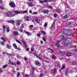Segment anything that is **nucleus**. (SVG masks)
<instances>
[{"mask_svg": "<svg viewBox=\"0 0 77 77\" xmlns=\"http://www.w3.org/2000/svg\"><path fill=\"white\" fill-rule=\"evenodd\" d=\"M24 45H25V48H27V46L26 45V43H24V44H23Z\"/></svg>", "mask_w": 77, "mask_h": 77, "instance_id": "obj_51", "label": "nucleus"}, {"mask_svg": "<svg viewBox=\"0 0 77 77\" xmlns=\"http://www.w3.org/2000/svg\"><path fill=\"white\" fill-rule=\"evenodd\" d=\"M13 34L14 35H19V33L17 31H14Z\"/></svg>", "mask_w": 77, "mask_h": 77, "instance_id": "obj_13", "label": "nucleus"}, {"mask_svg": "<svg viewBox=\"0 0 77 77\" xmlns=\"http://www.w3.org/2000/svg\"><path fill=\"white\" fill-rule=\"evenodd\" d=\"M26 34H27L28 36H30V35H31V33L28 32H26Z\"/></svg>", "mask_w": 77, "mask_h": 77, "instance_id": "obj_22", "label": "nucleus"}, {"mask_svg": "<svg viewBox=\"0 0 77 77\" xmlns=\"http://www.w3.org/2000/svg\"><path fill=\"white\" fill-rule=\"evenodd\" d=\"M37 36L38 37H40V36H41V34H37Z\"/></svg>", "mask_w": 77, "mask_h": 77, "instance_id": "obj_54", "label": "nucleus"}, {"mask_svg": "<svg viewBox=\"0 0 77 77\" xmlns=\"http://www.w3.org/2000/svg\"><path fill=\"white\" fill-rule=\"evenodd\" d=\"M29 27H31L32 28H33V25H30L29 26Z\"/></svg>", "mask_w": 77, "mask_h": 77, "instance_id": "obj_44", "label": "nucleus"}, {"mask_svg": "<svg viewBox=\"0 0 77 77\" xmlns=\"http://www.w3.org/2000/svg\"><path fill=\"white\" fill-rule=\"evenodd\" d=\"M20 76V73L18 72L17 73V77H19Z\"/></svg>", "mask_w": 77, "mask_h": 77, "instance_id": "obj_40", "label": "nucleus"}, {"mask_svg": "<svg viewBox=\"0 0 77 77\" xmlns=\"http://www.w3.org/2000/svg\"><path fill=\"white\" fill-rule=\"evenodd\" d=\"M54 17H57V14H54Z\"/></svg>", "mask_w": 77, "mask_h": 77, "instance_id": "obj_48", "label": "nucleus"}, {"mask_svg": "<svg viewBox=\"0 0 77 77\" xmlns=\"http://www.w3.org/2000/svg\"><path fill=\"white\" fill-rule=\"evenodd\" d=\"M48 50H50V51H51L52 53H53V52H54V51L53 50L51 49V48H48Z\"/></svg>", "mask_w": 77, "mask_h": 77, "instance_id": "obj_34", "label": "nucleus"}, {"mask_svg": "<svg viewBox=\"0 0 77 77\" xmlns=\"http://www.w3.org/2000/svg\"><path fill=\"white\" fill-rule=\"evenodd\" d=\"M57 13H58V14L59 13H60V9L58 8L57 9Z\"/></svg>", "mask_w": 77, "mask_h": 77, "instance_id": "obj_27", "label": "nucleus"}, {"mask_svg": "<svg viewBox=\"0 0 77 77\" xmlns=\"http://www.w3.org/2000/svg\"><path fill=\"white\" fill-rule=\"evenodd\" d=\"M58 39H60L61 40H63L65 38V35H60L58 37Z\"/></svg>", "mask_w": 77, "mask_h": 77, "instance_id": "obj_7", "label": "nucleus"}, {"mask_svg": "<svg viewBox=\"0 0 77 77\" xmlns=\"http://www.w3.org/2000/svg\"><path fill=\"white\" fill-rule=\"evenodd\" d=\"M14 22H15V21H13L12 20H11L10 21H8V22L9 23H12V24H14Z\"/></svg>", "mask_w": 77, "mask_h": 77, "instance_id": "obj_20", "label": "nucleus"}, {"mask_svg": "<svg viewBox=\"0 0 77 77\" xmlns=\"http://www.w3.org/2000/svg\"><path fill=\"white\" fill-rule=\"evenodd\" d=\"M54 25H55V23H53L51 27V30L52 29H54Z\"/></svg>", "mask_w": 77, "mask_h": 77, "instance_id": "obj_14", "label": "nucleus"}, {"mask_svg": "<svg viewBox=\"0 0 77 77\" xmlns=\"http://www.w3.org/2000/svg\"><path fill=\"white\" fill-rule=\"evenodd\" d=\"M32 14L33 15H36L37 14V12H34V13H32Z\"/></svg>", "mask_w": 77, "mask_h": 77, "instance_id": "obj_50", "label": "nucleus"}, {"mask_svg": "<svg viewBox=\"0 0 77 77\" xmlns=\"http://www.w3.org/2000/svg\"><path fill=\"white\" fill-rule=\"evenodd\" d=\"M20 23H21V22H20V20H17V21L16 24L17 26H19L20 25Z\"/></svg>", "mask_w": 77, "mask_h": 77, "instance_id": "obj_11", "label": "nucleus"}, {"mask_svg": "<svg viewBox=\"0 0 77 77\" xmlns=\"http://www.w3.org/2000/svg\"><path fill=\"white\" fill-rule=\"evenodd\" d=\"M25 25V23H23L21 27H24V25Z\"/></svg>", "mask_w": 77, "mask_h": 77, "instance_id": "obj_52", "label": "nucleus"}, {"mask_svg": "<svg viewBox=\"0 0 77 77\" xmlns=\"http://www.w3.org/2000/svg\"><path fill=\"white\" fill-rule=\"evenodd\" d=\"M52 0H44V3H45L46 2H49V1H52Z\"/></svg>", "mask_w": 77, "mask_h": 77, "instance_id": "obj_29", "label": "nucleus"}, {"mask_svg": "<svg viewBox=\"0 0 77 77\" xmlns=\"http://www.w3.org/2000/svg\"><path fill=\"white\" fill-rule=\"evenodd\" d=\"M1 45H4V44H5V42H2L1 43Z\"/></svg>", "mask_w": 77, "mask_h": 77, "instance_id": "obj_42", "label": "nucleus"}, {"mask_svg": "<svg viewBox=\"0 0 77 77\" xmlns=\"http://www.w3.org/2000/svg\"><path fill=\"white\" fill-rule=\"evenodd\" d=\"M7 65H4L3 66V68H6V66H7Z\"/></svg>", "mask_w": 77, "mask_h": 77, "instance_id": "obj_45", "label": "nucleus"}, {"mask_svg": "<svg viewBox=\"0 0 77 77\" xmlns=\"http://www.w3.org/2000/svg\"><path fill=\"white\" fill-rule=\"evenodd\" d=\"M27 11H17L16 12V13L18 14H24V13H27Z\"/></svg>", "mask_w": 77, "mask_h": 77, "instance_id": "obj_6", "label": "nucleus"}, {"mask_svg": "<svg viewBox=\"0 0 77 77\" xmlns=\"http://www.w3.org/2000/svg\"><path fill=\"white\" fill-rule=\"evenodd\" d=\"M43 75H44V74L43 73H42L40 74V75L39 76V77H43Z\"/></svg>", "mask_w": 77, "mask_h": 77, "instance_id": "obj_33", "label": "nucleus"}, {"mask_svg": "<svg viewBox=\"0 0 77 77\" xmlns=\"http://www.w3.org/2000/svg\"><path fill=\"white\" fill-rule=\"evenodd\" d=\"M25 77H29V76L27 74H26L25 75Z\"/></svg>", "mask_w": 77, "mask_h": 77, "instance_id": "obj_60", "label": "nucleus"}, {"mask_svg": "<svg viewBox=\"0 0 77 77\" xmlns=\"http://www.w3.org/2000/svg\"><path fill=\"white\" fill-rule=\"evenodd\" d=\"M16 41L17 42L19 43V44H21V43L20 42V41H18V40L16 39Z\"/></svg>", "mask_w": 77, "mask_h": 77, "instance_id": "obj_43", "label": "nucleus"}, {"mask_svg": "<svg viewBox=\"0 0 77 77\" xmlns=\"http://www.w3.org/2000/svg\"><path fill=\"white\" fill-rule=\"evenodd\" d=\"M26 18V21H29V18Z\"/></svg>", "mask_w": 77, "mask_h": 77, "instance_id": "obj_63", "label": "nucleus"}, {"mask_svg": "<svg viewBox=\"0 0 77 77\" xmlns=\"http://www.w3.org/2000/svg\"><path fill=\"white\" fill-rule=\"evenodd\" d=\"M7 48H8V49H10L11 48V46L9 45L8 44H7Z\"/></svg>", "mask_w": 77, "mask_h": 77, "instance_id": "obj_24", "label": "nucleus"}, {"mask_svg": "<svg viewBox=\"0 0 77 77\" xmlns=\"http://www.w3.org/2000/svg\"><path fill=\"white\" fill-rule=\"evenodd\" d=\"M70 73H72L73 72V71H72V70H70Z\"/></svg>", "mask_w": 77, "mask_h": 77, "instance_id": "obj_62", "label": "nucleus"}, {"mask_svg": "<svg viewBox=\"0 0 77 77\" xmlns=\"http://www.w3.org/2000/svg\"><path fill=\"white\" fill-rule=\"evenodd\" d=\"M72 56V53H71L70 52H68L67 53V56L69 57L70 56Z\"/></svg>", "mask_w": 77, "mask_h": 77, "instance_id": "obj_17", "label": "nucleus"}, {"mask_svg": "<svg viewBox=\"0 0 77 77\" xmlns=\"http://www.w3.org/2000/svg\"><path fill=\"white\" fill-rule=\"evenodd\" d=\"M41 32L42 34H43V35L45 36V32H44L43 30L41 31Z\"/></svg>", "mask_w": 77, "mask_h": 77, "instance_id": "obj_21", "label": "nucleus"}, {"mask_svg": "<svg viewBox=\"0 0 77 77\" xmlns=\"http://www.w3.org/2000/svg\"><path fill=\"white\" fill-rule=\"evenodd\" d=\"M24 60H27L28 59V58H27L25 56V57H24Z\"/></svg>", "mask_w": 77, "mask_h": 77, "instance_id": "obj_37", "label": "nucleus"}, {"mask_svg": "<svg viewBox=\"0 0 77 77\" xmlns=\"http://www.w3.org/2000/svg\"><path fill=\"white\" fill-rule=\"evenodd\" d=\"M28 5L29 6H30V7H32V6H33L31 3H28Z\"/></svg>", "mask_w": 77, "mask_h": 77, "instance_id": "obj_26", "label": "nucleus"}, {"mask_svg": "<svg viewBox=\"0 0 77 77\" xmlns=\"http://www.w3.org/2000/svg\"><path fill=\"white\" fill-rule=\"evenodd\" d=\"M42 12L44 14H47V13L49 12V11L48 10H43Z\"/></svg>", "mask_w": 77, "mask_h": 77, "instance_id": "obj_8", "label": "nucleus"}, {"mask_svg": "<svg viewBox=\"0 0 77 77\" xmlns=\"http://www.w3.org/2000/svg\"><path fill=\"white\" fill-rule=\"evenodd\" d=\"M65 65H63L62 66V67L61 68L60 70H59V71H61V70H62V69H65Z\"/></svg>", "mask_w": 77, "mask_h": 77, "instance_id": "obj_15", "label": "nucleus"}, {"mask_svg": "<svg viewBox=\"0 0 77 77\" xmlns=\"http://www.w3.org/2000/svg\"><path fill=\"white\" fill-rule=\"evenodd\" d=\"M60 53L62 56H64L65 54V53L64 52H61Z\"/></svg>", "mask_w": 77, "mask_h": 77, "instance_id": "obj_23", "label": "nucleus"}, {"mask_svg": "<svg viewBox=\"0 0 77 77\" xmlns=\"http://www.w3.org/2000/svg\"><path fill=\"white\" fill-rule=\"evenodd\" d=\"M31 68L32 69V70L31 71L30 73V77H35L34 76V73H33V72L35 71V67H34L32 66L31 67Z\"/></svg>", "mask_w": 77, "mask_h": 77, "instance_id": "obj_4", "label": "nucleus"}, {"mask_svg": "<svg viewBox=\"0 0 77 77\" xmlns=\"http://www.w3.org/2000/svg\"><path fill=\"white\" fill-rule=\"evenodd\" d=\"M30 18V16H26L25 18Z\"/></svg>", "mask_w": 77, "mask_h": 77, "instance_id": "obj_58", "label": "nucleus"}, {"mask_svg": "<svg viewBox=\"0 0 77 77\" xmlns=\"http://www.w3.org/2000/svg\"><path fill=\"white\" fill-rule=\"evenodd\" d=\"M13 46L14 47L15 49H18L17 46V45L15 43H14L13 44Z\"/></svg>", "mask_w": 77, "mask_h": 77, "instance_id": "obj_18", "label": "nucleus"}, {"mask_svg": "<svg viewBox=\"0 0 77 77\" xmlns=\"http://www.w3.org/2000/svg\"><path fill=\"white\" fill-rule=\"evenodd\" d=\"M39 3H45V2H44V1H43L42 0H40Z\"/></svg>", "mask_w": 77, "mask_h": 77, "instance_id": "obj_38", "label": "nucleus"}, {"mask_svg": "<svg viewBox=\"0 0 77 77\" xmlns=\"http://www.w3.org/2000/svg\"><path fill=\"white\" fill-rule=\"evenodd\" d=\"M76 63H77V62H74L73 63V65H75V64H76Z\"/></svg>", "mask_w": 77, "mask_h": 77, "instance_id": "obj_61", "label": "nucleus"}, {"mask_svg": "<svg viewBox=\"0 0 77 77\" xmlns=\"http://www.w3.org/2000/svg\"><path fill=\"white\" fill-rule=\"evenodd\" d=\"M68 17H69L68 15H66L63 17L62 18L63 19H66V18H68Z\"/></svg>", "mask_w": 77, "mask_h": 77, "instance_id": "obj_16", "label": "nucleus"}, {"mask_svg": "<svg viewBox=\"0 0 77 77\" xmlns=\"http://www.w3.org/2000/svg\"><path fill=\"white\" fill-rule=\"evenodd\" d=\"M11 65H14H14H15L16 64H15V63H14V62H11Z\"/></svg>", "mask_w": 77, "mask_h": 77, "instance_id": "obj_55", "label": "nucleus"}, {"mask_svg": "<svg viewBox=\"0 0 77 77\" xmlns=\"http://www.w3.org/2000/svg\"><path fill=\"white\" fill-rule=\"evenodd\" d=\"M72 42V39L70 38H67L64 42L62 43L63 45H68L71 43Z\"/></svg>", "mask_w": 77, "mask_h": 77, "instance_id": "obj_2", "label": "nucleus"}, {"mask_svg": "<svg viewBox=\"0 0 77 77\" xmlns=\"http://www.w3.org/2000/svg\"><path fill=\"white\" fill-rule=\"evenodd\" d=\"M43 40L45 42H47V40H46V39L44 37L43 38H42Z\"/></svg>", "mask_w": 77, "mask_h": 77, "instance_id": "obj_35", "label": "nucleus"}, {"mask_svg": "<svg viewBox=\"0 0 77 77\" xmlns=\"http://www.w3.org/2000/svg\"><path fill=\"white\" fill-rule=\"evenodd\" d=\"M9 5L10 6H11V8H14L15 7V5L13 1L9 3Z\"/></svg>", "mask_w": 77, "mask_h": 77, "instance_id": "obj_5", "label": "nucleus"}, {"mask_svg": "<svg viewBox=\"0 0 77 77\" xmlns=\"http://www.w3.org/2000/svg\"><path fill=\"white\" fill-rule=\"evenodd\" d=\"M8 62L9 64H11V59L9 60Z\"/></svg>", "mask_w": 77, "mask_h": 77, "instance_id": "obj_47", "label": "nucleus"}, {"mask_svg": "<svg viewBox=\"0 0 77 77\" xmlns=\"http://www.w3.org/2000/svg\"><path fill=\"white\" fill-rule=\"evenodd\" d=\"M26 51H29V48H26Z\"/></svg>", "mask_w": 77, "mask_h": 77, "instance_id": "obj_64", "label": "nucleus"}, {"mask_svg": "<svg viewBox=\"0 0 77 77\" xmlns=\"http://www.w3.org/2000/svg\"><path fill=\"white\" fill-rule=\"evenodd\" d=\"M46 26H47V23H45V24L44 25V26L46 27Z\"/></svg>", "mask_w": 77, "mask_h": 77, "instance_id": "obj_56", "label": "nucleus"}, {"mask_svg": "<svg viewBox=\"0 0 77 77\" xmlns=\"http://www.w3.org/2000/svg\"><path fill=\"white\" fill-rule=\"evenodd\" d=\"M63 33L66 35H70L71 33V30L69 29H67L66 28H64L63 30Z\"/></svg>", "mask_w": 77, "mask_h": 77, "instance_id": "obj_3", "label": "nucleus"}, {"mask_svg": "<svg viewBox=\"0 0 77 77\" xmlns=\"http://www.w3.org/2000/svg\"><path fill=\"white\" fill-rule=\"evenodd\" d=\"M0 9H1L2 10H3V9H5V8H3L2 6H1L0 7Z\"/></svg>", "mask_w": 77, "mask_h": 77, "instance_id": "obj_32", "label": "nucleus"}, {"mask_svg": "<svg viewBox=\"0 0 77 77\" xmlns=\"http://www.w3.org/2000/svg\"><path fill=\"white\" fill-rule=\"evenodd\" d=\"M17 65H20V62L18 61L17 62Z\"/></svg>", "mask_w": 77, "mask_h": 77, "instance_id": "obj_49", "label": "nucleus"}, {"mask_svg": "<svg viewBox=\"0 0 77 77\" xmlns=\"http://www.w3.org/2000/svg\"><path fill=\"white\" fill-rule=\"evenodd\" d=\"M19 31L20 32H23V29H20Z\"/></svg>", "mask_w": 77, "mask_h": 77, "instance_id": "obj_57", "label": "nucleus"}, {"mask_svg": "<svg viewBox=\"0 0 77 77\" xmlns=\"http://www.w3.org/2000/svg\"><path fill=\"white\" fill-rule=\"evenodd\" d=\"M22 41L23 43V45L24 44H26V43H25V42L24 41V40H22Z\"/></svg>", "mask_w": 77, "mask_h": 77, "instance_id": "obj_46", "label": "nucleus"}, {"mask_svg": "<svg viewBox=\"0 0 77 77\" xmlns=\"http://www.w3.org/2000/svg\"><path fill=\"white\" fill-rule=\"evenodd\" d=\"M52 59H56V56L55 55H52Z\"/></svg>", "mask_w": 77, "mask_h": 77, "instance_id": "obj_25", "label": "nucleus"}, {"mask_svg": "<svg viewBox=\"0 0 77 77\" xmlns=\"http://www.w3.org/2000/svg\"><path fill=\"white\" fill-rule=\"evenodd\" d=\"M11 11L12 12H14L15 14H14L12 13V12H9L8 13H6L5 14V15H6L7 17H14L18 14V13H17V11L12 10Z\"/></svg>", "mask_w": 77, "mask_h": 77, "instance_id": "obj_1", "label": "nucleus"}, {"mask_svg": "<svg viewBox=\"0 0 77 77\" xmlns=\"http://www.w3.org/2000/svg\"><path fill=\"white\" fill-rule=\"evenodd\" d=\"M31 51H34V49L32 48H31Z\"/></svg>", "mask_w": 77, "mask_h": 77, "instance_id": "obj_59", "label": "nucleus"}, {"mask_svg": "<svg viewBox=\"0 0 77 77\" xmlns=\"http://www.w3.org/2000/svg\"><path fill=\"white\" fill-rule=\"evenodd\" d=\"M60 41H57L56 42V46H57V47H59V46H60Z\"/></svg>", "mask_w": 77, "mask_h": 77, "instance_id": "obj_10", "label": "nucleus"}, {"mask_svg": "<svg viewBox=\"0 0 77 77\" xmlns=\"http://www.w3.org/2000/svg\"><path fill=\"white\" fill-rule=\"evenodd\" d=\"M35 63L36 65L37 66H38V65H39V66H40L41 65V63L38 62V61H36Z\"/></svg>", "mask_w": 77, "mask_h": 77, "instance_id": "obj_12", "label": "nucleus"}, {"mask_svg": "<svg viewBox=\"0 0 77 77\" xmlns=\"http://www.w3.org/2000/svg\"><path fill=\"white\" fill-rule=\"evenodd\" d=\"M1 39H2V40H3V41L5 42V41H6V40L5 39V38H2Z\"/></svg>", "mask_w": 77, "mask_h": 77, "instance_id": "obj_53", "label": "nucleus"}, {"mask_svg": "<svg viewBox=\"0 0 77 77\" xmlns=\"http://www.w3.org/2000/svg\"><path fill=\"white\" fill-rule=\"evenodd\" d=\"M5 28H6V26H5V25H3V29L4 30H5Z\"/></svg>", "mask_w": 77, "mask_h": 77, "instance_id": "obj_36", "label": "nucleus"}, {"mask_svg": "<svg viewBox=\"0 0 77 77\" xmlns=\"http://www.w3.org/2000/svg\"><path fill=\"white\" fill-rule=\"evenodd\" d=\"M55 63H56L57 66L58 68H59V67L60 66V63H59V62L56 61L55 62Z\"/></svg>", "mask_w": 77, "mask_h": 77, "instance_id": "obj_9", "label": "nucleus"}, {"mask_svg": "<svg viewBox=\"0 0 77 77\" xmlns=\"http://www.w3.org/2000/svg\"><path fill=\"white\" fill-rule=\"evenodd\" d=\"M6 30L7 32H9L10 31V30H9V28H7L6 29Z\"/></svg>", "mask_w": 77, "mask_h": 77, "instance_id": "obj_30", "label": "nucleus"}, {"mask_svg": "<svg viewBox=\"0 0 77 77\" xmlns=\"http://www.w3.org/2000/svg\"><path fill=\"white\" fill-rule=\"evenodd\" d=\"M48 8H50V9H52L53 7L51 6H49L48 7Z\"/></svg>", "mask_w": 77, "mask_h": 77, "instance_id": "obj_39", "label": "nucleus"}, {"mask_svg": "<svg viewBox=\"0 0 77 77\" xmlns=\"http://www.w3.org/2000/svg\"><path fill=\"white\" fill-rule=\"evenodd\" d=\"M17 57L18 58V59H21V57L18 55L17 56Z\"/></svg>", "mask_w": 77, "mask_h": 77, "instance_id": "obj_41", "label": "nucleus"}, {"mask_svg": "<svg viewBox=\"0 0 77 77\" xmlns=\"http://www.w3.org/2000/svg\"><path fill=\"white\" fill-rule=\"evenodd\" d=\"M35 21H36V23H39V20H38V17H36L35 19Z\"/></svg>", "mask_w": 77, "mask_h": 77, "instance_id": "obj_19", "label": "nucleus"}, {"mask_svg": "<svg viewBox=\"0 0 77 77\" xmlns=\"http://www.w3.org/2000/svg\"><path fill=\"white\" fill-rule=\"evenodd\" d=\"M69 70V68H67L66 70V73H68V72Z\"/></svg>", "mask_w": 77, "mask_h": 77, "instance_id": "obj_31", "label": "nucleus"}, {"mask_svg": "<svg viewBox=\"0 0 77 77\" xmlns=\"http://www.w3.org/2000/svg\"><path fill=\"white\" fill-rule=\"evenodd\" d=\"M57 71L55 69H54V74H57Z\"/></svg>", "mask_w": 77, "mask_h": 77, "instance_id": "obj_28", "label": "nucleus"}]
</instances>
